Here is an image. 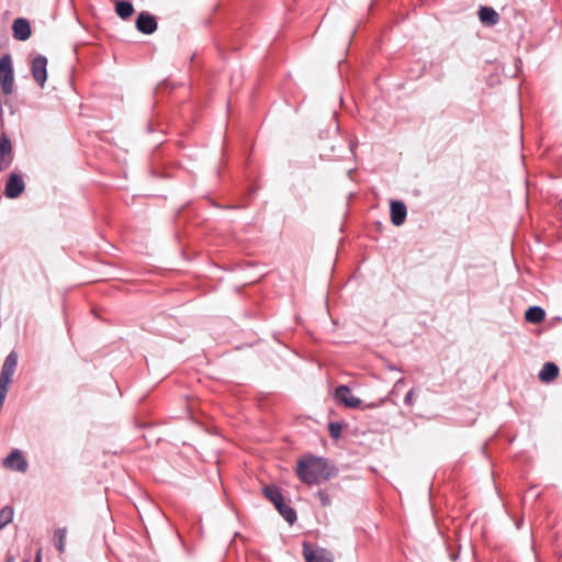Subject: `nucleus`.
Returning <instances> with one entry per match:
<instances>
[{"label": "nucleus", "mask_w": 562, "mask_h": 562, "mask_svg": "<svg viewBox=\"0 0 562 562\" xmlns=\"http://www.w3.org/2000/svg\"><path fill=\"white\" fill-rule=\"evenodd\" d=\"M296 475L303 483L313 485L333 477L335 470L325 459L310 456L297 463Z\"/></svg>", "instance_id": "1"}, {"label": "nucleus", "mask_w": 562, "mask_h": 562, "mask_svg": "<svg viewBox=\"0 0 562 562\" xmlns=\"http://www.w3.org/2000/svg\"><path fill=\"white\" fill-rule=\"evenodd\" d=\"M265 496L276 506L279 514L289 522L293 524L296 520L295 510L285 505L283 502V496L278 487L273 485L266 486L263 488Z\"/></svg>", "instance_id": "2"}, {"label": "nucleus", "mask_w": 562, "mask_h": 562, "mask_svg": "<svg viewBox=\"0 0 562 562\" xmlns=\"http://www.w3.org/2000/svg\"><path fill=\"white\" fill-rule=\"evenodd\" d=\"M335 398L350 408H375L384 404L386 398H381L378 403H371L362 406V401L351 394L347 385H339L335 391Z\"/></svg>", "instance_id": "3"}, {"label": "nucleus", "mask_w": 562, "mask_h": 562, "mask_svg": "<svg viewBox=\"0 0 562 562\" xmlns=\"http://www.w3.org/2000/svg\"><path fill=\"white\" fill-rule=\"evenodd\" d=\"M0 88L5 95L11 94L14 90L13 66L9 54L0 58Z\"/></svg>", "instance_id": "4"}, {"label": "nucleus", "mask_w": 562, "mask_h": 562, "mask_svg": "<svg viewBox=\"0 0 562 562\" xmlns=\"http://www.w3.org/2000/svg\"><path fill=\"white\" fill-rule=\"evenodd\" d=\"M18 364V355L14 351H11L2 366L0 373V386L4 389H9L10 383L12 382V376L14 374L15 368Z\"/></svg>", "instance_id": "5"}, {"label": "nucleus", "mask_w": 562, "mask_h": 562, "mask_svg": "<svg viewBox=\"0 0 562 562\" xmlns=\"http://www.w3.org/2000/svg\"><path fill=\"white\" fill-rule=\"evenodd\" d=\"M5 469L24 473L27 471L29 463L23 453L19 449H14L2 461Z\"/></svg>", "instance_id": "6"}, {"label": "nucleus", "mask_w": 562, "mask_h": 562, "mask_svg": "<svg viewBox=\"0 0 562 562\" xmlns=\"http://www.w3.org/2000/svg\"><path fill=\"white\" fill-rule=\"evenodd\" d=\"M303 555L306 562H333V554L328 550L313 549L308 543L303 544Z\"/></svg>", "instance_id": "7"}, {"label": "nucleus", "mask_w": 562, "mask_h": 562, "mask_svg": "<svg viewBox=\"0 0 562 562\" xmlns=\"http://www.w3.org/2000/svg\"><path fill=\"white\" fill-rule=\"evenodd\" d=\"M47 58L43 55H37L32 60V76L40 87H44L47 79Z\"/></svg>", "instance_id": "8"}, {"label": "nucleus", "mask_w": 562, "mask_h": 562, "mask_svg": "<svg viewBox=\"0 0 562 562\" xmlns=\"http://www.w3.org/2000/svg\"><path fill=\"white\" fill-rule=\"evenodd\" d=\"M25 189V183L22 176L12 173L4 188V195L9 199H16L22 194Z\"/></svg>", "instance_id": "9"}, {"label": "nucleus", "mask_w": 562, "mask_h": 562, "mask_svg": "<svg viewBox=\"0 0 562 562\" xmlns=\"http://www.w3.org/2000/svg\"><path fill=\"white\" fill-rule=\"evenodd\" d=\"M157 25L156 18L146 11L140 12L136 19V29L143 34H153Z\"/></svg>", "instance_id": "10"}, {"label": "nucleus", "mask_w": 562, "mask_h": 562, "mask_svg": "<svg viewBox=\"0 0 562 562\" xmlns=\"http://www.w3.org/2000/svg\"><path fill=\"white\" fill-rule=\"evenodd\" d=\"M13 37L18 41H26L31 36L30 22L24 18H18L12 24Z\"/></svg>", "instance_id": "11"}, {"label": "nucleus", "mask_w": 562, "mask_h": 562, "mask_svg": "<svg viewBox=\"0 0 562 562\" xmlns=\"http://www.w3.org/2000/svg\"><path fill=\"white\" fill-rule=\"evenodd\" d=\"M391 221L395 226H401L407 215L406 205L401 201L391 202Z\"/></svg>", "instance_id": "12"}, {"label": "nucleus", "mask_w": 562, "mask_h": 562, "mask_svg": "<svg viewBox=\"0 0 562 562\" xmlns=\"http://www.w3.org/2000/svg\"><path fill=\"white\" fill-rule=\"evenodd\" d=\"M479 19L486 26L496 25L499 21L498 13L491 7H480Z\"/></svg>", "instance_id": "13"}, {"label": "nucleus", "mask_w": 562, "mask_h": 562, "mask_svg": "<svg viewBox=\"0 0 562 562\" xmlns=\"http://www.w3.org/2000/svg\"><path fill=\"white\" fill-rule=\"evenodd\" d=\"M559 374V368L553 362H546L540 370L539 380L546 383L552 382Z\"/></svg>", "instance_id": "14"}, {"label": "nucleus", "mask_w": 562, "mask_h": 562, "mask_svg": "<svg viewBox=\"0 0 562 562\" xmlns=\"http://www.w3.org/2000/svg\"><path fill=\"white\" fill-rule=\"evenodd\" d=\"M546 317V312L540 306H531L525 313V319L531 324H538Z\"/></svg>", "instance_id": "15"}, {"label": "nucleus", "mask_w": 562, "mask_h": 562, "mask_svg": "<svg viewBox=\"0 0 562 562\" xmlns=\"http://www.w3.org/2000/svg\"><path fill=\"white\" fill-rule=\"evenodd\" d=\"M115 12L121 19L126 20L132 16L134 8L131 2L120 0L115 3Z\"/></svg>", "instance_id": "16"}, {"label": "nucleus", "mask_w": 562, "mask_h": 562, "mask_svg": "<svg viewBox=\"0 0 562 562\" xmlns=\"http://www.w3.org/2000/svg\"><path fill=\"white\" fill-rule=\"evenodd\" d=\"M66 535H67V529L65 527L64 528H58L55 531V536H54L55 544H56V548L59 551V553H64L65 552Z\"/></svg>", "instance_id": "17"}, {"label": "nucleus", "mask_w": 562, "mask_h": 562, "mask_svg": "<svg viewBox=\"0 0 562 562\" xmlns=\"http://www.w3.org/2000/svg\"><path fill=\"white\" fill-rule=\"evenodd\" d=\"M13 519V509L4 507L0 510V529L11 522Z\"/></svg>", "instance_id": "18"}, {"label": "nucleus", "mask_w": 562, "mask_h": 562, "mask_svg": "<svg viewBox=\"0 0 562 562\" xmlns=\"http://www.w3.org/2000/svg\"><path fill=\"white\" fill-rule=\"evenodd\" d=\"M341 429H342V427H341V425L339 423H330L328 425L329 434L335 439L340 437Z\"/></svg>", "instance_id": "19"}, {"label": "nucleus", "mask_w": 562, "mask_h": 562, "mask_svg": "<svg viewBox=\"0 0 562 562\" xmlns=\"http://www.w3.org/2000/svg\"><path fill=\"white\" fill-rule=\"evenodd\" d=\"M414 393H415V390L412 389L407 392L405 398H404V403L408 406H412L414 404Z\"/></svg>", "instance_id": "20"}, {"label": "nucleus", "mask_w": 562, "mask_h": 562, "mask_svg": "<svg viewBox=\"0 0 562 562\" xmlns=\"http://www.w3.org/2000/svg\"><path fill=\"white\" fill-rule=\"evenodd\" d=\"M404 382L403 379H398L395 384H394V387H393V392L398 387V386H402V383Z\"/></svg>", "instance_id": "21"}, {"label": "nucleus", "mask_w": 562, "mask_h": 562, "mask_svg": "<svg viewBox=\"0 0 562 562\" xmlns=\"http://www.w3.org/2000/svg\"><path fill=\"white\" fill-rule=\"evenodd\" d=\"M35 562H41V549L36 553Z\"/></svg>", "instance_id": "22"}, {"label": "nucleus", "mask_w": 562, "mask_h": 562, "mask_svg": "<svg viewBox=\"0 0 562 562\" xmlns=\"http://www.w3.org/2000/svg\"><path fill=\"white\" fill-rule=\"evenodd\" d=\"M5 562H15L13 557H8Z\"/></svg>", "instance_id": "23"}, {"label": "nucleus", "mask_w": 562, "mask_h": 562, "mask_svg": "<svg viewBox=\"0 0 562 562\" xmlns=\"http://www.w3.org/2000/svg\"><path fill=\"white\" fill-rule=\"evenodd\" d=\"M23 562H30L29 559L24 560Z\"/></svg>", "instance_id": "24"}]
</instances>
